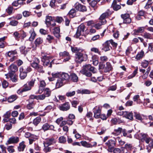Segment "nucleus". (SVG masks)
Masks as SVG:
<instances>
[{
  "label": "nucleus",
  "mask_w": 153,
  "mask_h": 153,
  "mask_svg": "<svg viewBox=\"0 0 153 153\" xmlns=\"http://www.w3.org/2000/svg\"><path fill=\"white\" fill-rule=\"evenodd\" d=\"M40 60L37 58H35L34 60L31 63V66L37 70V71L42 74L44 73L45 71L43 69V67L42 66L39 65Z\"/></svg>",
  "instance_id": "1"
},
{
  "label": "nucleus",
  "mask_w": 153,
  "mask_h": 153,
  "mask_svg": "<svg viewBox=\"0 0 153 153\" xmlns=\"http://www.w3.org/2000/svg\"><path fill=\"white\" fill-rule=\"evenodd\" d=\"M41 56V61L43 62L44 66H46L49 65V67L50 68H51L53 60L50 62L51 57L44 53H42Z\"/></svg>",
  "instance_id": "2"
},
{
  "label": "nucleus",
  "mask_w": 153,
  "mask_h": 153,
  "mask_svg": "<svg viewBox=\"0 0 153 153\" xmlns=\"http://www.w3.org/2000/svg\"><path fill=\"white\" fill-rule=\"evenodd\" d=\"M86 30L85 25L83 24H81L78 27L74 36L76 38H78L81 35H83L85 31Z\"/></svg>",
  "instance_id": "3"
},
{
  "label": "nucleus",
  "mask_w": 153,
  "mask_h": 153,
  "mask_svg": "<svg viewBox=\"0 0 153 153\" xmlns=\"http://www.w3.org/2000/svg\"><path fill=\"white\" fill-rule=\"evenodd\" d=\"M87 59V55H83L81 52L77 53L76 54V61L78 63L86 60Z\"/></svg>",
  "instance_id": "4"
},
{
  "label": "nucleus",
  "mask_w": 153,
  "mask_h": 153,
  "mask_svg": "<svg viewBox=\"0 0 153 153\" xmlns=\"http://www.w3.org/2000/svg\"><path fill=\"white\" fill-rule=\"evenodd\" d=\"M8 56L10 57L9 61L10 62H13L18 58L17 52L16 50L9 51L7 52Z\"/></svg>",
  "instance_id": "5"
},
{
  "label": "nucleus",
  "mask_w": 153,
  "mask_h": 153,
  "mask_svg": "<svg viewBox=\"0 0 153 153\" xmlns=\"http://www.w3.org/2000/svg\"><path fill=\"white\" fill-rule=\"evenodd\" d=\"M90 68H91L90 64H88L84 65L83 66V68L80 71V72L87 76H90L92 74L89 71Z\"/></svg>",
  "instance_id": "6"
},
{
  "label": "nucleus",
  "mask_w": 153,
  "mask_h": 153,
  "mask_svg": "<svg viewBox=\"0 0 153 153\" xmlns=\"http://www.w3.org/2000/svg\"><path fill=\"white\" fill-rule=\"evenodd\" d=\"M101 108L99 106H96L94 109V117L96 118H100V114Z\"/></svg>",
  "instance_id": "7"
},
{
  "label": "nucleus",
  "mask_w": 153,
  "mask_h": 153,
  "mask_svg": "<svg viewBox=\"0 0 153 153\" xmlns=\"http://www.w3.org/2000/svg\"><path fill=\"white\" fill-rule=\"evenodd\" d=\"M146 142L149 144L148 146L147 147V149L148 151L149 152L151 151V149L153 148V140L150 138H146L145 139Z\"/></svg>",
  "instance_id": "8"
},
{
  "label": "nucleus",
  "mask_w": 153,
  "mask_h": 153,
  "mask_svg": "<svg viewBox=\"0 0 153 153\" xmlns=\"http://www.w3.org/2000/svg\"><path fill=\"white\" fill-rule=\"evenodd\" d=\"M19 140L18 137L12 136L8 139L7 142L8 144L17 143L19 142Z\"/></svg>",
  "instance_id": "9"
},
{
  "label": "nucleus",
  "mask_w": 153,
  "mask_h": 153,
  "mask_svg": "<svg viewBox=\"0 0 153 153\" xmlns=\"http://www.w3.org/2000/svg\"><path fill=\"white\" fill-rule=\"evenodd\" d=\"M60 56L63 57H67V58L64 59L63 61L66 62L68 61L71 59L69 53L66 51L60 52L59 53Z\"/></svg>",
  "instance_id": "10"
},
{
  "label": "nucleus",
  "mask_w": 153,
  "mask_h": 153,
  "mask_svg": "<svg viewBox=\"0 0 153 153\" xmlns=\"http://www.w3.org/2000/svg\"><path fill=\"white\" fill-rule=\"evenodd\" d=\"M56 140L53 138H48L46 139V141L44 143V145L49 146L55 143Z\"/></svg>",
  "instance_id": "11"
},
{
  "label": "nucleus",
  "mask_w": 153,
  "mask_h": 153,
  "mask_svg": "<svg viewBox=\"0 0 153 153\" xmlns=\"http://www.w3.org/2000/svg\"><path fill=\"white\" fill-rule=\"evenodd\" d=\"M74 6L75 8L79 11H85L86 10V8L85 6L79 4L78 2H76Z\"/></svg>",
  "instance_id": "12"
},
{
  "label": "nucleus",
  "mask_w": 153,
  "mask_h": 153,
  "mask_svg": "<svg viewBox=\"0 0 153 153\" xmlns=\"http://www.w3.org/2000/svg\"><path fill=\"white\" fill-rule=\"evenodd\" d=\"M59 108L61 110L66 111L69 110L70 106L68 102L65 103L59 106Z\"/></svg>",
  "instance_id": "13"
},
{
  "label": "nucleus",
  "mask_w": 153,
  "mask_h": 153,
  "mask_svg": "<svg viewBox=\"0 0 153 153\" xmlns=\"http://www.w3.org/2000/svg\"><path fill=\"white\" fill-rule=\"evenodd\" d=\"M60 78L64 82L68 81L70 80V75L68 74L65 73H61Z\"/></svg>",
  "instance_id": "14"
},
{
  "label": "nucleus",
  "mask_w": 153,
  "mask_h": 153,
  "mask_svg": "<svg viewBox=\"0 0 153 153\" xmlns=\"http://www.w3.org/2000/svg\"><path fill=\"white\" fill-rule=\"evenodd\" d=\"M65 82L60 78H58L56 83V88H59L62 86L64 84Z\"/></svg>",
  "instance_id": "15"
},
{
  "label": "nucleus",
  "mask_w": 153,
  "mask_h": 153,
  "mask_svg": "<svg viewBox=\"0 0 153 153\" xmlns=\"http://www.w3.org/2000/svg\"><path fill=\"white\" fill-rule=\"evenodd\" d=\"M110 42L108 41H107L104 42L103 45V47L102 49L105 51H108L110 50Z\"/></svg>",
  "instance_id": "16"
},
{
  "label": "nucleus",
  "mask_w": 153,
  "mask_h": 153,
  "mask_svg": "<svg viewBox=\"0 0 153 153\" xmlns=\"http://www.w3.org/2000/svg\"><path fill=\"white\" fill-rule=\"evenodd\" d=\"M70 79L73 82H77L78 81V77L76 74L72 73L70 75Z\"/></svg>",
  "instance_id": "17"
},
{
  "label": "nucleus",
  "mask_w": 153,
  "mask_h": 153,
  "mask_svg": "<svg viewBox=\"0 0 153 153\" xmlns=\"http://www.w3.org/2000/svg\"><path fill=\"white\" fill-rule=\"evenodd\" d=\"M112 68L110 63L107 62L106 63V65L105 67L104 71L105 72H108L111 71Z\"/></svg>",
  "instance_id": "18"
},
{
  "label": "nucleus",
  "mask_w": 153,
  "mask_h": 153,
  "mask_svg": "<svg viewBox=\"0 0 153 153\" xmlns=\"http://www.w3.org/2000/svg\"><path fill=\"white\" fill-rule=\"evenodd\" d=\"M20 77L21 79H24L27 76V73L23 71V68L22 67L20 68Z\"/></svg>",
  "instance_id": "19"
},
{
  "label": "nucleus",
  "mask_w": 153,
  "mask_h": 153,
  "mask_svg": "<svg viewBox=\"0 0 153 153\" xmlns=\"http://www.w3.org/2000/svg\"><path fill=\"white\" fill-rule=\"evenodd\" d=\"M109 15V13L107 12L102 13L100 17V20L102 21L103 22L105 23L106 21L105 19Z\"/></svg>",
  "instance_id": "20"
},
{
  "label": "nucleus",
  "mask_w": 153,
  "mask_h": 153,
  "mask_svg": "<svg viewBox=\"0 0 153 153\" xmlns=\"http://www.w3.org/2000/svg\"><path fill=\"white\" fill-rule=\"evenodd\" d=\"M26 146L25 142L24 141H22L19 144V146L18 147V150L19 152L23 151Z\"/></svg>",
  "instance_id": "21"
},
{
  "label": "nucleus",
  "mask_w": 153,
  "mask_h": 153,
  "mask_svg": "<svg viewBox=\"0 0 153 153\" xmlns=\"http://www.w3.org/2000/svg\"><path fill=\"white\" fill-rule=\"evenodd\" d=\"M30 34V36L29 38V40L30 41H32L34 39L36 34L33 29H31L29 31Z\"/></svg>",
  "instance_id": "22"
},
{
  "label": "nucleus",
  "mask_w": 153,
  "mask_h": 153,
  "mask_svg": "<svg viewBox=\"0 0 153 153\" xmlns=\"http://www.w3.org/2000/svg\"><path fill=\"white\" fill-rule=\"evenodd\" d=\"M124 117L128 119L132 120L133 118V114L131 112L125 111L124 114Z\"/></svg>",
  "instance_id": "23"
},
{
  "label": "nucleus",
  "mask_w": 153,
  "mask_h": 153,
  "mask_svg": "<svg viewBox=\"0 0 153 153\" xmlns=\"http://www.w3.org/2000/svg\"><path fill=\"white\" fill-rule=\"evenodd\" d=\"M8 69L10 71L15 72L18 70V67L16 65L13 64L9 66Z\"/></svg>",
  "instance_id": "24"
},
{
  "label": "nucleus",
  "mask_w": 153,
  "mask_h": 153,
  "mask_svg": "<svg viewBox=\"0 0 153 153\" xmlns=\"http://www.w3.org/2000/svg\"><path fill=\"white\" fill-rule=\"evenodd\" d=\"M71 49L72 51L74 53H76V54L77 53L79 52H82L83 50L79 48H77L75 46H71Z\"/></svg>",
  "instance_id": "25"
},
{
  "label": "nucleus",
  "mask_w": 153,
  "mask_h": 153,
  "mask_svg": "<svg viewBox=\"0 0 153 153\" xmlns=\"http://www.w3.org/2000/svg\"><path fill=\"white\" fill-rule=\"evenodd\" d=\"M53 34L56 38H59L60 36L59 28V27L55 28L53 31Z\"/></svg>",
  "instance_id": "26"
},
{
  "label": "nucleus",
  "mask_w": 153,
  "mask_h": 153,
  "mask_svg": "<svg viewBox=\"0 0 153 153\" xmlns=\"http://www.w3.org/2000/svg\"><path fill=\"white\" fill-rule=\"evenodd\" d=\"M112 6L114 10H117L121 8V6L120 5L117 4L116 0H114L112 4Z\"/></svg>",
  "instance_id": "27"
},
{
  "label": "nucleus",
  "mask_w": 153,
  "mask_h": 153,
  "mask_svg": "<svg viewBox=\"0 0 153 153\" xmlns=\"http://www.w3.org/2000/svg\"><path fill=\"white\" fill-rule=\"evenodd\" d=\"M105 144L108 147H114L115 146L116 143L114 140H110L106 142Z\"/></svg>",
  "instance_id": "28"
},
{
  "label": "nucleus",
  "mask_w": 153,
  "mask_h": 153,
  "mask_svg": "<svg viewBox=\"0 0 153 153\" xmlns=\"http://www.w3.org/2000/svg\"><path fill=\"white\" fill-rule=\"evenodd\" d=\"M10 116V113L9 111L7 112L5 114H4V118L3 119V121L5 122H7L9 121V118Z\"/></svg>",
  "instance_id": "29"
},
{
  "label": "nucleus",
  "mask_w": 153,
  "mask_h": 153,
  "mask_svg": "<svg viewBox=\"0 0 153 153\" xmlns=\"http://www.w3.org/2000/svg\"><path fill=\"white\" fill-rule=\"evenodd\" d=\"M144 27H139L137 29L134 30V33L137 35L138 33H141L143 32L144 30Z\"/></svg>",
  "instance_id": "30"
},
{
  "label": "nucleus",
  "mask_w": 153,
  "mask_h": 153,
  "mask_svg": "<svg viewBox=\"0 0 153 153\" xmlns=\"http://www.w3.org/2000/svg\"><path fill=\"white\" fill-rule=\"evenodd\" d=\"M76 15L75 10L74 9H72L68 13V16L70 18H73Z\"/></svg>",
  "instance_id": "31"
},
{
  "label": "nucleus",
  "mask_w": 153,
  "mask_h": 153,
  "mask_svg": "<svg viewBox=\"0 0 153 153\" xmlns=\"http://www.w3.org/2000/svg\"><path fill=\"white\" fill-rule=\"evenodd\" d=\"M45 94L46 97H48L50 96L51 94V91L50 89L48 88H46L44 90L43 94Z\"/></svg>",
  "instance_id": "32"
},
{
  "label": "nucleus",
  "mask_w": 153,
  "mask_h": 153,
  "mask_svg": "<svg viewBox=\"0 0 153 153\" xmlns=\"http://www.w3.org/2000/svg\"><path fill=\"white\" fill-rule=\"evenodd\" d=\"M92 59L93 65L95 66H97L98 64L99 61L97 56L94 55L92 57Z\"/></svg>",
  "instance_id": "33"
},
{
  "label": "nucleus",
  "mask_w": 153,
  "mask_h": 153,
  "mask_svg": "<svg viewBox=\"0 0 153 153\" xmlns=\"http://www.w3.org/2000/svg\"><path fill=\"white\" fill-rule=\"evenodd\" d=\"M41 120V119L40 117H37L34 119L33 123L36 126L40 123Z\"/></svg>",
  "instance_id": "34"
},
{
  "label": "nucleus",
  "mask_w": 153,
  "mask_h": 153,
  "mask_svg": "<svg viewBox=\"0 0 153 153\" xmlns=\"http://www.w3.org/2000/svg\"><path fill=\"white\" fill-rule=\"evenodd\" d=\"M144 52L143 51H141L138 53L136 56V59L137 60H140L141 59L144 55Z\"/></svg>",
  "instance_id": "35"
},
{
  "label": "nucleus",
  "mask_w": 153,
  "mask_h": 153,
  "mask_svg": "<svg viewBox=\"0 0 153 153\" xmlns=\"http://www.w3.org/2000/svg\"><path fill=\"white\" fill-rule=\"evenodd\" d=\"M80 143L83 146L87 148H91V144L88 143L86 141H81Z\"/></svg>",
  "instance_id": "36"
},
{
  "label": "nucleus",
  "mask_w": 153,
  "mask_h": 153,
  "mask_svg": "<svg viewBox=\"0 0 153 153\" xmlns=\"http://www.w3.org/2000/svg\"><path fill=\"white\" fill-rule=\"evenodd\" d=\"M43 42V40L40 37L37 38L36 39L35 41V43L36 46L39 45L41 44Z\"/></svg>",
  "instance_id": "37"
},
{
  "label": "nucleus",
  "mask_w": 153,
  "mask_h": 153,
  "mask_svg": "<svg viewBox=\"0 0 153 153\" xmlns=\"http://www.w3.org/2000/svg\"><path fill=\"white\" fill-rule=\"evenodd\" d=\"M47 26L48 27L51 28L56 25V24L55 21L53 20L51 21L50 23H48L46 24Z\"/></svg>",
  "instance_id": "38"
},
{
  "label": "nucleus",
  "mask_w": 153,
  "mask_h": 153,
  "mask_svg": "<svg viewBox=\"0 0 153 153\" xmlns=\"http://www.w3.org/2000/svg\"><path fill=\"white\" fill-rule=\"evenodd\" d=\"M16 98V96L14 95H12L8 98V102H12L15 101Z\"/></svg>",
  "instance_id": "39"
},
{
  "label": "nucleus",
  "mask_w": 153,
  "mask_h": 153,
  "mask_svg": "<svg viewBox=\"0 0 153 153\" xmlns=\"http://www.w3.org/2000/svg\"><path fill=\"white\" fill-rule=\"evenodd\" d=\"M61 73L58 72H53L52 73V76L54 77L55 79L56 78L61 77Z\"/></svg>",
  "instance_id": "40"
},
{
  "label": "nucleus",
  "mask_w": 153,
  "mask_h": 153,
  "mask_svg": "<svg viewBox=\"0 0 153 153\" xmlns=\"http://www.w3.org/2000/svg\"><path fill=\"white\" fill-rule=\"evenodd\" d=\"M9 76L10 79L13 82H15L17 81V77L15 75L12 74H10Z\"/></svg>",
  "instance_id": "41"
},
{
  "label": "nucleus",
  "mask_w": 153,
  "mask_h": 153,
  "mask_svg": "<svg viewBox=\"0 0 153 153\" xmlns=\"http://www.w3.org/2000/svg\"><path fill=\"white\" fill-rule=\"evenodd\" d=\"M7 149L10 153H13L15 152L14 146H8Z\"/></svg>",
  "instance_id": "42"
},
{
  "label": "nucleus",
  "mask_w": 153,
  "mask_h": 153,
  "mask_svg": "<svg viewBox=\"0 0 153 153\" xmlns=\"http://www.w3.org/2000/svg\"><path fill=\"white\" fill-rule=\"evenodd\" d=\"M53 18L51 16H46L45 23L46 24L50 23L51 21L53 20Z\"/></svg>",
  "instance_id": "43"
},
{
  "label": "nucleus",
  "mask_w": 153,
  "mask_h": 153,
  "mask_svg": "<svg viewBox=\"0 0 153 153\" xmlns=\"http://www.w3.org/2000/svg\"><path fill=\"white\" fill-rule=\"evenodd\" d=\"M137 71H138V68H137L134 70V71L133 72V73L132 74L128 76V79H131L134 77L136 75L137 73Z\"/></svg>",
  "instance_id": "44"
},
{
  "label": "nucleus",
  "mask_w": 153,
  "mask_h": 153,
  "mask_svg": "<svg viewBox=\"0 0 153 153\" xmlns=\"http://www.w3.org/2000/svg\"><path fill=\"white\" fill-rule=\"evenodd\" d=\"M49 124L48 123H45L42 127V129L44 131H46L49 129Z\"/></svg>",
  "instance_id": "45"
},
{
  "label": "nucleus",
  "mask_w": 153,
  "mask_h": 153,
  "mask_svg": "<svg viewBox=\"0 0 153 153\" xmlns=\"http://www.w3.org/2000/svg\"><path fill=\"white\" fill-rule=\"evenodd\" d=\"M105 23L103 22L102 21L100 20V22L97 24L95 25L94 27L95 28L97 29H99L100 28L101 26L102 25H104Z\"/></svg>",
  "instance_id": "46"
},
{
  "label": "nucleus",
  "mask_w": 153,
  "mask_h": 153,
  "mask_svg": "<svg viewBox=\"0 0 153 153\" xmlns=\"http://www.w3.org/2000/svg\"><path fill=\"white\" fill-rule=\"evenodd\" d=\"M140 96L138 95H135L133 98V100L134 102H136L137 103H140V101H138L139 100H140L139 99Z\"/></svg>",
  "instance_id": "47"
},
{
  "label": "nucleus",
  "mask_w": 153,
  "mask_h": 153,
  "mask_svg": "<svg viewBox=\"0 0 153 153\" xmlns=\"http://www.w3.org/2000/svg\"><path fill=\"white\" fill-rule=\"evenodd\" d=\"M59 141L61 143H65L66 142V138L63 136H61L59 138Z\"/></svg>",
  "instance_id": "48"
},
{
  "label": "nucleus",
  "mask_w": 153,
  "mask_h": 153,
  "mask_svg": "<svg viewBox=\"0 0 153 153\" xmlns=\"http://www.w3.org/2000/svg\"><path fill=\"white\" fill-rule=\"evenodd\" d=\"M22 88L23 91H26L30 90L31 89V88L29 85L28 86L27 85L25 84Z\"/></svg>",
  "instance_id": "49"
},
{
  "label": "nucleus",
  "mask_w": 153,
  "mask_h": 153,
  "mask_svg": "<svg viewBox=\"0 0 153 153\" xmlns=\"http://www.w3.org/2000/svg\"><path fill=\"white\" fill-rule=\"evenodd\" d=\"M149 64V62L148 61L146 60L143 61L141 64L142 66L144 68H146Z\"/></svg>",
  "instance_id": "50"
},
{
  "label": "nucleus",
  "mask_w": 153,
  "mask_h": 153,
  "mask_svg": "<svg viewBox=\"0 0 153 153\" xmlns=\"http://www.w3.org/2000/svg\"><path fill=\"white\" fill-rule=\"evenodd\" d=\"M2 85L4 88H6L8 85V83L6 80H4L2 82Z\"/></svg>",
  "instance_id": "51"
},
{
  "label": "nucleus",
  "mask_w": 153,
  "mask_h": 153,
  "mask_svg": "<svg viewBox=\"0 0 153 153\" xmlns=\"http://www.w3.org/2000/svg\"><path fill=\"white\" fill-rule=\"evenodd\" d=\"M139 137L141 139H143L145 141V139L147 137V135L144 134L140 133L139 135Z\"/></svg>",
  "instance_id": "52"
},
{
  "label": "nucleus",
  "mask_w": 153,
  "mask_h": 153,
  "mask_svg": "<svg viewBox=\"0 0 153 153\" xmlns=\"http://www.w3.org/2000/svg\"><path fill=\"white\" fill-rule=\"evenodd\" d=\"M125 148L127 150H131L133 149V146L131 144H126L125 146Z\"/></svg>",
  "instance_id": "53"
},
{
  "label": "nucleus",
  "mask_w": 153,
  "mask_h": 153,
  "mask_svg": "<svg viewBox=\"0 0 153 153\" xmlns=\"http://www.w3.org/2000/svg\"><path fill=\"white\" fill-rule=\"evenodd\" d=\"M121 17L123 20L127 19V18H130V15L128 14H122L121 15Z\"/></svg>",
  "instance_id": "54"
},
{
  "label": "nucleus",
  "mask_w": 153,
  "mask_h": 153,
  "mask_svg": "<svg viewBox=\"0 0 153 153\" xmlns=\"http://www.w3.org/2000/svg\"><path fill=\"white\" fill-rule=\"evenodd\" d=\"M122 130V129L121 128H118L117 129H115L114 130V132L117 135H119L120 134Z\"/></svg>",
  "instance_id": "55"
},
{
  "label": "nucleus",
  "mask_w": 153,
  "mask_h": 153,
  "mask_svg": "<svg viewBox=\"0 0 153 153\" xmlns=\"http://www.w3.org/2000/svg\"><path fill=\"white\" fill-rule=\"evenodd\" d=\"M152 84V82L149 80H147L144 82V85L147 87H149Z\"/></svg>",
  "instance_id": "56"
},
{
  "label": "nucleus",
  "mask_w": 153,
  "mask_h": 153,
  "mask_svg": "<svg viewBox=\"0 0 153 153\" xmlns=\"http://www.w3.org/2000/svg\"><path fill=\"white\" fill-rule=\"evenodd\" d=\"M12 125L10 123H7L5 126L4 128L7 130L10 129L12 128Z\"/></svg>",
  "instance_id": "57"
},
{
  "label": "nucleus",
  "mask_w": 153,
  "mask_h": 153,
  "mask_svg": "<svg viewBox=\"0 0 153 153\" xmlns=\"http://www.w3.org/2000/svg\"><path fill=\"white\" fill-rule=\"evenodd\" d=\"M44 146L45 148L43 149V151L45 152L46 153L51 151V148L50 147H49L48 146H46L45 145Z\"/></svg>",
  "instance_id": "58"
},
{
  "label": "nucleus",
  "mask_w": 153,
  "mask_h": 153,
  "mask_svg": "<svg viewBox=\"0 0 153 153\" xmlns=\"http://www.w3.org/2000/svg\"><path fill=\"white\" fill-rule=\"evenodd\" d=\"M34 106V104L33 102H31L29 103L27 105V108L29 109H30L33 108Z\"/></svg>",
  "instance_id": "59"
},
{
  "label": "nucleus",
  "mask_w": 153,
  "mask_h": 153,
  "mask_svg": "<svg viewBox=\"0 0 153 153\" xmlns=\"http://www.w3.org/2000/svg\"><path fill=\"white\" fill-rule=\"evenodd\" d=\"M18 21L14 20L11 21L10 22V25L12 26H16L18 24Z\"/></svg>",
  "instance_id": "60"
},
{
  "label": "nucleus",
  "mask_w": 153,
  "mask_h": 153,
  "mask_svg": "<svg viewBox=\"0 0 153 153\" xmlns=\"http://www.w3.org/2000/svg\"><path fill=\"white\" fill-rule=\"evenodd\" d=\"M46 97L45 94H43L42 95H37V100H43Z\"/></svg>",
  "instance_id": "61"
},
{
  "label": "nucleus",
  "mask_w": 153,
  "mask_h": 153,
  "mask_svg": "<svg viewBox=\"0 0 153 153\" xmlns=\"http://www.w3.org/2000/svg\"><path fill=\"white\" fill-rule=\"evenodd\" d=\"M75 93V91H74L72 92H68L66 93V95L68 97H71L74 95Z\"/></svg>",
  "instance_id": "62"
},
{
  "label": "nucleus",
  "mask_w": 153,
  "mask_h": 153,
  "mask_svg": "<svg viewBox=\"0 0 153 153\" xmlns=\"http://www.w3.org/2000/svg\"><path fill=\"white\" fill-rule=\"evenodd\" d=\"M0 148L1 150L2 153H6V148L4 145H0Z\"/></svg>",
  "instance_id": "63"
},
{
  "label": "nucleus",
  "mask_w": 153,
  "mask_h": 153,
  "mask_svg": "<svg viewBox=\"0 0 153 153\" xmlns=\"http://www.w3.org/2000/svg\"><path fill=\"white\" fill-rule=\"evenodd\" d=\"M30 13L27 11H25L23 13V16L25 17H27L30 15Z\"/></svg>",
  "instance_id": "64"
}]
</instances>
